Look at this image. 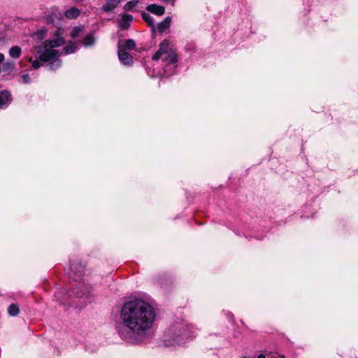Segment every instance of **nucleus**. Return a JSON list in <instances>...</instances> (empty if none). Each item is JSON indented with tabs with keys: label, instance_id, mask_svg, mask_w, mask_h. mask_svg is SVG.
<instances>
[{
	"label": "nucleus",
	"instance_id": "nucleus-1",
	"mask_svg": "<svg viewBox=\"0 0 358 358\" xmlns=\"http://www.w3.org/2000/svg\"><path fill=\"white\" fill-rule=\"evenodd\" d=\"M153 307L143 299H136L124 303L120 310V319L124 330L119 334L125 341L138 343L146 336L155 320Z\"/></svg>",
	"mask_w": 358,
	"mask_h": 358
},
{
	"label": "nucleus",
	"instance_id": "nucleus-2",
	"mask_svg": "<svg viewBox=\"0 0 358 358\" xmlns=\"http://www.w3.org/2000/svg\"><path fill=\"white\" fill-rule=\"evenodd\" d=\"M62 45V39L46 40L43 45L36 47L39 59L43 62L51 61L59 56V52L55 48Z\"/></svg>",
	"mask_w": 358,
	"mask_h": 358
},
{
	"label": "nucleus",
	"instance_id": "nucleus-3",
	"mask_svg": "<svg viewBox=\"0 0 358 358\" xmlns=\"http://www.w3.org/2000/svg\"><path fill=\"white\" fill-rule=\"evenodd\" d=\"M152 60L162 59L166 66L176 64L178 62L176 51L171 48L169 42L164 40L159 45V50L152 57Z\"/></svg>",
	"mask_w": 358,
	"mask_h": 358
},
{
	"label": "nucleus",
	"instance_id": "nucleus-4",
	"mask_svg": "<svg viewBox=\"0 0 358 358\" xmlns=\"http://www.w3.org/2000/svg\"><path fill=\"white\" fill-rule=\"evenodd\" d=\"M84 272V266L80 264H71L70 266V277L75 281H78L82 279Z\"/></svg>",
	"mask_w": 358,
	"mask_h": 358
},
{
	"label": "nucleus",
	"instance_id": "nucleus-5",
	"mask_svg": "<svg viewBox=\"0 0 358 358\" xmlns=\"http://www.w3.org/2000/svg\"><path fill=\"white\" fill-rule=\"evenodd\" d=\"M91 287L84 283L79 285L72 290V293L77 297L80 299H88Z\"/></svg>",
	"mask_w": 358,
	"mask_h": 358
},
{
	"label": "nucleus",
	"instance_id": "nucleus-6",
	"mask_svg": "<svg viewBox=\"0 0 358 358\" xmlns=\"http://www.w3.org/2000/svg\"><path fill=\"white\" fill-rule=\"evenodd\" d=\"M118 57L121 63L124 65L129 66L133 64L132 56L127 52L124 49H121L119 46Z\"/></svg>",
	"mask_w": 358,
	"mask_h": 358
},
{
	"label": "nucleus",
	"instance_id": "nucleus-7",
	"mask_svg": "<svg viewBox=\"0 0 358 358\" xmlns=\"http://www.w3.org/2000/svg\"><path fill=\"white\" fill-rule=\"evenodd\" d=\"M133 16L130 14H123L119 22V27L121 29L126 30L130 27L131 22L133 21Z\"/></svg>",
	"mask_w": 358,
	"mask_h": 358
},
{
	"label": "nucleus",
	"instance_id": "nucleus-8",
	"mask_svg": "<svg viewBox=\"0 0 358 358\" xmlns=\"http://www.w3.org/2000/svg\"><path fill=\"white\" fill-rule=\"evenodd\" d=\"M189 336V334L186 329H183L182 332L180 334L176 336L174 338L173 342H171L169 340H165L166 345H173L174 343H176L178 345H182L185 342L183 341V338H187Z\"/></svg>",
	"mask_w": 358,
	"mask_h": 358
},
{
	"label": "nucleus",
	"instance_id": "nucleus-9",
	"mask_svg": "<svg viewBox=\"0 0 358 358\" xmlns=\"http://www.w3.org/2000/svg\"><path fill=\"white\" fill-rule=\"evenodd\" d=\"M121 1L122 0H107L103 6L102 10L106 13L112 11Z\"/></svg>",
	"mask_w": 358,
	"mask_h": 358
},
{
	"label": "nucleus",
	"instance_id": "nucleus-10",
	"mask_svg": "<svg viewBox=\"0 0 358 358\" xmlns=\"http://www.w3.org/2000/svg\"><path fill=\"white\" fill-rule=\"evenodd\" d=\"M146 10L153 14L161 16L164 15L165 12V9L162 6H158L157 4H150L148 5L146 8Z\"/></svg>",
	"mask_w": 358,
	"mask_h": 358
},
{
	"label": "nucleus",
	"instance_id": "nucleus-11",
	"mask_svg": "<svg viewBox=\"0 0 358 358\" xmlns=\"http://www.w3.org/2000/svg\"><path fill=\"white\" fill-rule=\"evenodd\" d=\"M10 102V94L8 92L3 90L0 92V109L7 106Z\"/></svg>",
	"mask_w": 358,
	"mask_h": 358
},
{
	"label": "nucleus",
	"instance_id": "nucleus-12",
	"mask_svg": "<svg viewBox=\"0 0 358 358\" xmlns=\"http://www.w3.org/2000/svg\"><path fill=\"white\" fill-rule=\"evenodd\" d=\"M80 14V11L76 7H72L66 10L64 13L65 17L68 19H76Z\"/></svg>",
	"mask_w": 358,
	"mask_h": 358
},
{
	"label": "nucleus",
	"instance_id": "nucleus-13",
	"mask_svg": "<svg viewBox=\"0 0 358 358\" xmlns=\"http://www.w3.org/2000/svg\"><path fill=\"white\" fill-rule=\"evenodd\" d=\"M171 22V18L166 17L162 22L158 24V30L161 32L164 31L169 28Z\"/></svg>",
	"mask_w": 358,
	"mask_h": 358
},
{
	"label": "nucleus",
	"instance_id": "nucleus-14",
	"mask_svg": "<svg viewBox=\"0 0 358 358\" xmlns=\"http://www.w3.org/2000/svg\"><path fill=\"white\" fill-rule=\"evenodd\" d=\"M21 48L19 46H13L9 50V55L15 59L19 58L21 55Z\"/></svg>",
	"mask_w": 358,
	"mask_h": 358
},
{
	"label": "nucleus",
	"instance_id": "nucleus-15",
	"mask_svg": "<svg viewBox=\"0 0 358 358\" xmlns=\"http://www.w3.org/2000/svg\"><path fill=\"white\" fill-rule=\"evenodd\" d=\"M136 48V43L133 39H127L125 41L124 45L122 47H120L121 49H124L126 51L127 50H131L135 49Z\"/></svg>",
	"mask_w": 358,
	"mask_h": 358
},
{
	"label": "nucleus",
	"instance_id": "nucleus-16",
	"mask_svg": "<svg viewBox=\"0 0 358 358\" xmlns=\"http://www.w3.org/2000/svg\"><path fill=\"white\" fill-rule=\"evenodd\" d=\"M143 20L148 24L149 27H154L155 21L153 17L148 13L143 12L141 13Z\"/></svg>",
	"mask_w": 358,
	"mask_h": 358
},
{
	"label": "nucleus",
	"instance_id": "nucleus-17",
	"mask_svg": "<svg viewBox=\"0 0 358 358\" xmlns=\"http://www.w3.org/2000/svg\"><path fill=\"white\" fill-rule=\"evenodd\" d=\"M8 312L10 315L16 316L20 312V308L17 304L13 303L8 308Z\"/></svg>",
	"mask_w": 358,
	"mask_h": 358
},
{
	"label": "nucleus",
	"instance_id": "nucleus-18",
	"mask_svg": "<svg viewBox=\"0 0 358 358\" xmlns=\"http://www.w3.org/2000/svg\"><path fill=\"white\" fill-rule=\"evenodd\" d=\"M94 43V37L93 34H90L87 35L83 39V45L85 46H90L93 45Z\"/></svg>",
	"mask_w": 358,
	"mask_h": 358
},
{
	"label": "nucleus",
	"instance_id": "nucleus-19",
	"mask_svg": "<svg viewBox=\"0 0 358 358\" xmlns=\"http://www.w3.org/2000/svg\"><path fill=\"white\" fill-rule=\"evenodd\" d=\"M77 49L76 45L72 42L69 41L66 46L64 48V50L66 54H70L73 52Z\"/></svg>",
	"mask_w": 358,
	"mask_h": 358
},
{
	"label": "nucleus",
	"instance_id": "nucleus-20",
	"mask_svg": "<svg viewBox=\"0 0 358 358\" xmlns=\"http://www.w3.org/2000/svg\"><path fill=\"white\" fill-rule=\"evenodd\" d=\"M83 31V27H76L72 29L71 36L73 38H76L80 36V33H82Z\"/></svg>",
	"mask_w": 358,
	"mask_h": 358
},
{
	"label": "nucleus",
	"instance_id": "nucleus-21",
	"mask_svg": "<svg viewBox=\"0 0 358 358\" xmlns=\"http://www.w3.org/2000/svg\"><path fill=\"white\" fill-rule=\"evenodd\" d=\"M63 35V29L61 28H58L55 33L53 34V36L55 37L53 39H62V45L64 43V39L62 37Z\"/></svg>",
	"mask_w": 358,
	"mask_h": 358
},
{
	"label": "nucleus",
	"instance_id": "nucleus-22",
	"mask_svg": "<svg viewBox=\"0 0 358 358\" xmlns=\"http://www.w3.org/2000/svg\"><path fill=\"white\" fill-rule=\"evenodd\" d=\"M29 62L31 63V66L34 69H38L41 66V61L40 59L38 60L37 58L33 59L32 57H30Z\"/></svg>",
	"mask_w": 358,
	"mask_h": 358
},
{
	"label": "nucleus",
	"instance_id": "nucleus-23",
	"mask_svg": "<svg viewBox=\"0 0 358 358\" xmlns=\"http://www.w3.org/2000/svg\"><path fill=\"white\" fill-rule=\"evenodd\" d=\"M15 68V64L13 62H7L3 64V69L5 71L10 72L12 71Z\"/></svg>",
	"mask_w": 358,
	"mask_h": 358
},
{
	"label": "nucleus",
	"instance_id": "nucleus-24",
	"mask_svg": "<svg viewBox=\"0 0 358 358\" xmlns=\"http://www.w3.org/2000/svg\"><path fill=\"white\" fill-rule=\"evenodd\" d=\"M138 3V1H130L124 4V10L128 11L131 10Z\"/></svg>",
	"mask_w": 358,
	"mask_h": 358
},
{
	"label": "nucleus",
	"instance_id": "nucleus-25",
	"mask_svg": "<svg viewBox=\"0 0 358 358\" xmlns=\"http://www.w3.org/2000/svg\"><path fill=\"white\" fill-rule=\"evenodd\" d=\"M45 33H46V31H45V30H41V31H39L36 32V33L35 34V35H36V36H38V38L39 39H42V38H43L45 37Z\"/></svg>",
	"mask_w": 358,
	"mask_h": 358
},
{
	"label": "nucleus",
	"instance_id": "nucleus-26",
	"mask_svg": "<svg viewBox=\"0 0 358 358\" xmlns=\"http://www.w3.org/2000/svg\"><path fill=\"white\" fill-rule=\"evenodd\" d=\"M22 80L24 83H29L31 80V78L29 74H24L22 76Z\"/></svg>",
	"mask_w": 358,
	"mask_h": 358
},
{
	"label": "nucleus",
	"instance_id": "nucleus-27",
	"mask_svg": "<svg viewBox=\"0 0 358 358\" xmlns=\"http://www.w3.org/2000/svg\"><path fill=\"white\" fill-rule=\"evenodd\" d=\"M4 55L2 53H0V64L3 61Z\"/></svg>",
	"mask_w": 358,
	"mask_h": 358
},
{
	"label": "nucleus",
	"instance_id": "nucleus-28",
	"mask_svg": "<svg viewBox=\"0 0 358 358\" xmlns=\"http://www.w3.org/2000/svg\"><path fill=\"white\" fill-rule=\"evenodd\" d=\"M257 358H266L264 355H259Z\"/></svg>",
	"mask_w": 358,
	"mask_h": 358
},
{
	"label": "nucleus",
	"instance_id": "nucleus-29",
	"mask_svg": "<svg viewBox=\"0 0 358 358\" xmlns=\"http://www.w3.org/2000/svg\"><path fill=\"white\" fill-rule=\"evenodd\" d=\"M47 21H48V22H52V21L50 20V16L47 18Z\"/></svg>",
	"mask_w": 358,
	"mask_h": 358
},
{
	"label": "nucleus",
	"instance_id": "nucleus-30",
	"mask_svg": "<svg viewBox=\"0 0 358 358\" xmlns=\"http://www.w3.org/2000/svg\"><path fill=\"white\" fill-rule=\"evenodd\" d=\"M53 66H54V64H52L49 66L50 69H53Z\"/></svg>",
	"mask_w": 358,
	"mask_h": 358
},
{
	"label": "nucleus",
	"instance_id": "nucleus-31",
	"mask_svg": "<svg viewBox=\"0 0 358 358\" xmlns=\"http://www.w3.org/2000/svg\"><path fill=\"white\" fill-rule=\"evenodd\" d=\"M56 62H57L56 65H57V66H59V65L60 64V61H58V60H57V61H56Z\"/></svg>",
	"mask_w": 358,
	"mask_h": 358
},
{
	"label": "nucleus",
	"instance_id": "nucleus-32",
	"mask_svg": "<svg viewBox=\"0 0 358 358\" xmlns=\"http://www.w3.org/2000/svg\"><path fill=\"white\" fill-rule=\"evenodd\" d=\"M281 358H283V357H281Z\"/></svg>",
	"mask_w": 358,
	"mask_h": 358
}]
</instances>
